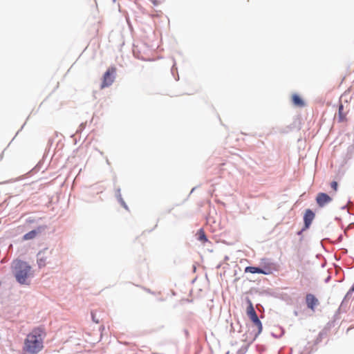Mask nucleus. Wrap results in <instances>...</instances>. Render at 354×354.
I'll list each match as a JSON object with an SVG mask.
<instances>
[{
  "label": "nucleus",
  "mask_w": 354,
  "mask_h": 354,
  "mask_svg": "<svg viewBox=\"0 0 354 354\" xmlns=\"http://www.w3.org/2000/svg\"><path fill=\"white\" fill-rule=\"evenodd\" d=\"M45 330L41 327L33 328L26 337L22 347V354H38L44 348L46 337Z\"/></svg>",
  "instance_id": "1"
},
{
  "label": "nucleus",
  "mask_w": 354,
  "mask_h": 354,
  "mask_svg": "<svg viewBox=\"0 0 354 354\" xmlns=\"http://www.w3.org/2000/svg\"><path fill=\"white\" fill-rule=\"evenodd\" d=\"M13 268L17 281L21 284H27L30 266L24 261L17 260L13 263Z\"/></svg>",
  "instance_id": "2"
},
{
  "label": "nucleus",
  "mask_w": 354,
  "mask_h": 354,
  "mask_svg": "<svg viewBox=\"0 0 354 354\" xmlns=\"http://www.w3.org/2000/svg\"><path fill=\"white\" fill-rule=\"evenodd\" d=\"M115 73L116 68L115 66L109 67L107 69V71L104 73L102 77V82L100 86V88L102 89L111 86L115 80Z\"/></svg>",
  "instance_id": "3"
},
{
  "label": "nucleus",
  "mask_w": 354,
  "mask_h": 354,
  "mask_svg": "<svg viewBox=\"0 0 354 354\" xmlns=\"http://www.w3.org/2000/svg\"><path fill=\"white\" fill-rule=\"evenodd\" d=\"M332 198L327 194L320 192L316 196V202L319 207H323L332 201Z\"/></svg>",
  "instance_id": "4"
},
{
  "label": "nucleus",
  "mask_w": 354,
  "mask_h": 354,
  "mask_svg": "<svg viewBox=\"0 0 354 354\" xmlns=\"http://www.w3.org/2000/svg\"><path fill=\"white\" fill-rule=\"evenodd\" d=\"M349 112V108L348 106H344V104L342 103L339 106L338 109V113H337V118H338V122H346L347 120L346 115Z\"/></svg>",
  "instance_id": "5"
},
{
  "label": "nucleus",
  "mask_w": 354,
  "mask_h": 354,
  "mask_svg": "<svg viewBox=\"0 0 354 354\" xmlns=\"http://www.w3.org/2000/svg\"><path fill=\"white\" fill-rule=\"evenodd\" d=\"M306 302L308 308L312 310H315V307L319 304L318 299L313 294H307L306 296Z\"/></svg>",
  "instance_id": "6"
},
{
  "label": "nucleus",
  "mask_w": 354,
  "mask_h": 354,
  "mask_svg": "<svg viewBox=\"0 0 354 354\" xmlns=\"http://www.w3.org/2000/svg\"><path fill=\"white\" fill-rule=\"evenodd\" d=\"M314 218H315V214L313 213V212L309 209H306L304 216L305 228L309 227V226L310 225Z\"/></svg>",
  "instance_id": "7"
},
{
  "label": "nucleus",
  "mask_w": 354,
  "mask_h": 354,
  "mask_svg": "<svg viewBox=\"0 0 354 354\" xmlns=\"http://www.w3.org/2000/svg\"><path fill=\"white\" fill-rule=\"evenodd\" d=\"M253 322L254 326L256 327L255 329V335L254 337H257L262 331L263 326L261 321L259 320L258 316L251 319Z\"/></svg>",
  "instance_id": "8"
},
{
  "label": "nucleus",
  "mask_w": 354,
  "mask_h": 354,
  "mask_svg": "<svg viewBox=\"0 0 354 354\" xmlns=\"http://www.w3.org/2000/svg\"><path fill=\"white\" fill-rule=\"evenodd\" d=\"M44 230L43 227H39L37 230H33L24 235V240H30L36 237V236Z\"/></svg>",
  "instance_id": "9"
},
{
  "label": "nucleus",
  "mask_w": 354,
  "mask_h": 354,
  "mask_svg": "<svg viewBox=\"0 0 354 354\" xmlns=\"http://www.w3.org/2000/svg\"><path fill=\"white\" fill-rule=\"evenodd\" d=\"M292 102L295 106L297 107H303L305 105L304 100L297 94H293L292 95Z\"/></svg>",
  "instance_id": "10"
},
{
  "label": "nucleus",
  "mask_w": 354,
  "mask_h": 354,
  "mask_svg": "<svg viewBox=\"0 0 354 354\" xmlns=\"http://www.w3.org/2000/svg\"><path fill=\"white\" fill-rule=\"evenodd\" d=\"M245 272H250V273H259V274H266V272L262 270L260 268L257 267H252V266H248L245 268Z\"/></svg>",
  "instance_id": "11"
},
{
  "label": "nucleus",
  "mask_w": 354,
  "mask_h": 354,
  "mask_svg": "<svg viewBox=\"0 0 354 354\" xmlns=\"http://www.w3.org/2000/svg\"><path fill=\"white\" fill-rule=\"evenodd\" d=\"M249 302V306L247 308V315L250 317V319L254 318L257 316V313L253 307V305L250 301Z\"/></svg>",
  "instance_id": "12"
},
{
  "label": "nucleus",
  "mask_w": 354,
  "mask_h": 354,
  "mask_svg": "<svg viewBox=\"0 0 354 354\" xmlns=\"http://www.w3.org/2000/svg\"><path fill=\"white\" fill-rule=\"evenodd\" d=\"M47 257L45 256L44 253L39 252L37 255V263L39 267H43L46 265Z\"/></svg>",
  "instance_id": "13"
},
{
  "label": "nucleus",
  "mask_w": 354,
  "mask_h": 354,
  "mask_svg": "<svg viewBox=\"0 0 354 354\" xmlns=\"http://www.w3.org/2000/svg\"><path fill=\"white\" fill-rule=\"evenodd\" d=\"M197 235H198V239L199 241H201V242L205 243L207 241V239L206 237V235H205L203 230H202V229L199 230L197 233Z\"/></svg>",
  "instance_id": "14"
},
{
  "label": "nucleus",
  "mask_w": 354,
  "mask_h": 354,
  "mask_svg": "<svg viewBox=\"0 0 354 354\" xmlns=\"http://www.w3.org/2000/svg\"><path fill=\"white\" fill-rule=\"evenodd\" d=\"M330 187L334 190V192H337L338 184H337V183L336 181H333L330 183Z\"/></svg>",
  "instance_id": "15"
},
{
  "label": "nucleus",
  "mask_w": 354,
  "mask_h": 354,
  "mask_svg": "<svg viewBox=\"0 0 354 354\" xmlns=\"http://www.w3.org/2000/svg\"><path fill=\"white\" fill-rule=\"evenodd\" d=\"M154 6H158L164 2L165 0H149Z\"/></svg>",
  "instance_id": "16"
},
{
  "label": "nucleus",
  "mask_w": 354,
  "mask_h": 354,
  "mask_svg": "<svg viewBox=\"0 0 354 354\" xmlns=\"http://www.w3.org/2000/svg\"><path fill=\"white\" fill-rule=\"evenodd\" d=\"M142 59H145V60H153V59H151V58H149V57H142Z\"/></svg>",
  "instance_id": "17"
},
{
  "label": "nucleus",
  "mask_w": 354,
  "mask_h": 354,
  "mask_svg": "<svg viewBox=\"0 0 354 354\" xmlns=\"http://www.w3.org/2000/svg\"><path fill=\"white\" fill-rule=\"evenodd\" d=\"M122 205L124 208L127 209V207L126 206L125 203L122 201Z\"/></svg>",
  "instance_id": "18"
},
{
  "label": "nucleus",
  "mask_w": 354,
  "mask_h": 354,
  "mask_svg": "<svg viewBox=\"0 0 354 354\" xmlns=\"http://www.w3.org/2000/svg\"><path fill=\"white\" fill-rule=\"evenodd\" d=\"M351 290L354 291V284H353V286L351 288Z\"/></svg>",
  "instance_id": "19"
}]
</instances>
